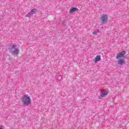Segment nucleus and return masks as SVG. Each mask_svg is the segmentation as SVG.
<instances>
[{"label":"nucleus","instance_id":"f03ea898","mask_svg":"<svg viewBox=\"0 0 129 129\" xmlns=\"http://www.w3.org/2000/svg\"><path fill=\"white\" fill-rule=\"evenodd\" d=\"M22 102L25 105H29L31 104V99H30V97L25 95L22 98Z\"/></svg>","mask_w":129,"mask_h":129},{"label":"nucleus","instance_id":"0eeeda50","mask_svg":"<svg viewBox=\"0 0 129 129\" xmlns=\"http://www.w3.org/2000/svg\"><path fill=\"white\" fill-rule=\"evenodd\" d=\"M78 11H79V9L78 8L72 7L70 9L69 13V14H71L72 13H74V12H78Z\"/></svg>","mask_w":129,"mask_h":129},{"label":"nucleus","instance_id":"f257e3e1","mask_svg":"<svg viewBox=\"0 0 129 129\" xmlns=\"http://www.w3.org/2000/svg\"><path fill=\"white\" fill-rule=\"evenodd\" d=\"M126 53V52H125V51H122L116 54V59L118 60L117 63L119 64V65H123V64L125 63L124 55H125Z\"/></svg>","mask_w":129,"mask_h":129},{"label":"nucleus","instance_id":"7ed1b4c3","mask_svg":"<svg viewBox=\"0 0 129 129\" xmlns=\"http://www.w3.org/2000/svg\"><path fill=\"white\" fill-rule=\"evenodd\" d=\"M9 50L12 53H15V54H16L17 55L19 54V52H20V50L17 48V45H13L12 46L10 47Z\"/></svg>","mask_w":129,"mask_h":129},{"label":"nucleus","instance_id":"20e7f679","mask_svg":"<svg viewBox=\"0 0 129 129\" xmlns=\"http://www.w3.org/2000/svg\"><path fill=\"white\" fill-rule=\"evenodd\" d=\"M36 12H38V10L37 9H32L30 13L25 16L26 18H30L32 16H34V15L36 14Z\"/></svg>","mask_w":129,"mask_h":129},{"label":"nucleus","instance_id":"1a4fd4ad","mask_svg":"<svg viewBox=\"0 0 129 129\" xmlns=\"http://www.w3.org/2000/svg\"><path fill=\"white\" fill-rule=\"evenodd\" d=\"M104 97L103 96H100L99 97V99H102Z\"/></svg>","mask_w":129,"mask_h":129},{"label":"nucleus","instance_id":"423d86ee","mask_svg":"<svg viewBox=\"0 0 129 129\" xmlns=\"http://www.w3.org/2000/svg\"><path fill=\"white\" fill-rule=\"evenodd\" d=\"M101 58V56H100V55H97L95 58H94L93 59V61L95 62V63H97V62H98V61H100Z\"/></svg>","mask_w":129,"mask_h":129},{"label":"nucleus","instance_id":"9d476101","mask_svg":"<svg viewBox=\"0 0 129 129\" xmlns=\"http://www.w3.org/2000/svg\"><path fill=\"white\" fill-rule=\"evenodd\" d=\"M93 35H97V32H93Z\"/></svg>","mask_w":129,"mask_h":129},{"label":"nucleus","instance_id":"6e6552de","mask_svg":"<svg viewBox=\"0 0 129 129\" xmlns=\"http://www.w3.org/2000/svg\"><path fill=\"white\" fill-rule=\"evenodd\" d=\"M101 93L103 94V97L106 96L108 94L107 92H105L104 91H101Z\"/></svg>","mask_w":129,"mask_h":129},{"label":"nucleus","instance_id":"9b49d317","mask_svg":"<svg viewBox=\"0 0 129 129\" xmlns=\"http://www.w3.org/2000/svg\"><path fill=\"white\" fill-rule=\"evenodd\" d=\"M96 31H97V33H99V30L97 29Z\"/></svg>","mask_w":129,"mask_h":129},{"label":"nucleus","instance_id":"39448f33","mask_svg":"<svg viewBox=\"0 0 129 129\" xmlns=\"http://www.w3.org/2000/svg\"><path fill=\"white\" fill-rule=\"evenodd\" d=\"M101 22H102L103 23H106L107 20H108V17L106 15L103 14L100 18Z\"/></svg>","mask_w":129,"mask_h":129}]
</instances>
